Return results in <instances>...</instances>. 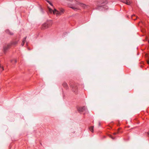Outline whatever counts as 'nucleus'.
<instances>
[{"label": "nucleus", "instance_id": "f257e3e1", "mask_svg": "<svg viewBox=\"0 0 149 149\" xmlns=\"http://www.w3.org/2000/svg\"><path fill=\"white\" fill-rule=\"evenodd\" d=\"M108 2V1L107 0H97L96 9L100 10L102 8H104V6Z\"/></svg>", "mask_w": 149, "mask_h": 149}, {"label": "nucleus", "instance_id": "f03ea898", "mask_svg": "<svg viewBox=\"0 0 149 149\" xmlns=\"http://www.w3.org/2000/svg\"><path fill=\"white\" fill-rule=\"evenodd\" d=\"M48 9L50 13H53L54 14H56L57 16L61 15L64 12V10L61 8L59 9V11L57 10L56 9H54V10H53L49 7H48Z\"/></svg>", "mask_w": 149, "mask_h": 149}, {"label": "nucleus", "instance_id": "7ed1b4c3", "mask_svg": "<svg viewBox=\"0 0 149 149\" xmlns=\"http://www.w3.org/2000/svg\"><path fill=\"white\" fill-rule=\"evenodd\" d=\"M69 84L70 87L72 88L73 92L77 93L78 92V87L77 84L75 83L74 81H71L70 82Z\"/></svg>", "mask_w": 149, "mask_h": 149}, {"label": "nucleus", "instance_id": "20e7f679", "mask_svg": "<svg viewBox=\"0 0 149 149\" xmlns=\"http://www.w3.org/2000/svg\"><path fill=\"white\" fill-rule=\"evenodd\" d=\"M77 109L78 112L80 113L84 112V115L88 113L87 108L85 106L78 107L77 108Z\"/></svg>", "mask_w": 149, "mask_h": 149}, {"label": "nucleus", "instance_id": "39448f33", "mask_svg": "<svg viewBox=\"0 0 149 149\" xmlns=\"http://www.w3.org/2000/svg\"><path fill=\"white\" fill-rule=\"evenodd\" d=\"M52 24V21H48L42 25L41 27V29H45L48 28L50 27Z\"/></svg>", "mask_w": 149, "mask_h": 149}, {"label": "nucleus", "instance_id": "423d86ee", "mask_svg": "<svg viewBox=\"0 0 149 149\" xmlns=\"http://www.w3.org/2000/svg\"><path fill=\"white\" fill-rule=\"evenodd\" d=\"M75 4H68V6L73 9L74 10L76 11L77 9L75 7L77 5H80L81 6H83V5H84V4H81L77 1H75Z\"/></svg>", "mask_w": 149, "mask_h": 149}, {"label": "nucleus", "instance_id": "0eeeda50", "mask_svg": "<svg viewBox=\"0 0 149 149\" xmlns=\"http://www.w3.org/2000/svg\"><path fill=\"white\" fill-rule=\"evenodd\" d=\"M10 44H8L3 47L4 53H5L6 52L7 50L10 48Z\"/></svg>", "mask_w": 149, "mask_h": 149}, {"label": "nucleus", "instance_id": "6e6552de", "mask_svg": "<svg viewBox=\"0 0 149 149\" xmlns=\"http://www.w3.org/2000/svg\"><path fill=\"white\" fill-rule=\"evenodd\" d=\"M62 86H63V87L64 88L66 89H67L68 88V86L67 83L65 82H64L63 83Z\"/></svg>", "mask_w": 149, "mask_h": 149}, {"label": "nucleus", "instance_id": "1a4fd4ad", "mask_svg": "<svg viewBox=\"0 0 149 149\" xmlns=\"http://www.w3.org/2000/svg\"><path fill=\"white\" fill-rule=\"evenodd\" d=\"M6 33L10 35H13V33L12 32L10 31L9 29H6L5 31Z\"/></svg>", "mask_w": 149, "mask_h": 149}, {"label": "nucleus", "instance_id": "9d476101", "mask_svg": "<svg viewBox=\"0 0 149 149\" xmlns=\"http://www.w3.org/2000/svg\"><path fill=\"white\" fill-rule=\"evenodd\" d=\"M17 43H18V41H14L11 42L10 45H15L17 44Z\"/></svg>", "mask_w": 149, "mask_h": 149}, {"label": "nucleus", "instance_id": "9b49d317", "mask_svg": "<svg viewBox=\"0 0 149 149\" xmlns=\"http://www.w3.org/2000/svg\"><path fill=\"white\" fill-rule=\"evenodd\" d=\"M93 128H94V127L93 126L90 127H89V130L92 132H93Z\"/></svg>", "mask_w": 149, "mask_h": 149}, {"label": "nucleus", "instance_id": "f8f14e48", "mask_svg": "<svg viewBox=\"0 0 149 149\" xmlns=\"http://www.w3.org/2000/svg\"><path fill=\"white\" fill-rule=\"evenodd\" d=\"M123 3H126L127 5H130V2L129 1H128L127 0H125L123 2Z\"/></svg>", "mask_w": 149, "mask_h": 149}, {"label": "nucleus", "instance_id": "ddd939ff", "mask_svg": "<svg viewBox=\"0 0 149 149\" xmlns=\"http://www.w3.org/2000/svg\"><path fill=\"white\" fill-rule=\"evenodd\" d=\"M120 129V128H119V129H118V131L116 132H115L113 133V134L114 135H116V134H117L119 132H120L119 131V130Z\"/></svg>", "mask_w": 149, "mask_h": 149}, {"label": "nucleus", "instance_id": "4468645a", "mask_svg": "<svg viewBox=\"0 0 149 149\" xmlns=\"http://www.w3.org/2000/svg\"><path fill=\"white\" fill-rule=\"evenodd\" d=\"M134 16H135V15H131V18H132V19H133L134 20H136V19H137V17H136V18H135V19H133V17H134Z\"/></svg>", "mask_w": 149, "mask_h": 149}, {"label": "nucleus", "instance_id": "2eb2a0df", "mask_svg": "<svg viewBox=\"0 0 149 149\" xmlns=\"http://www.w3.org/2000/svg\"><path fill=\"white\" fill-rule=\"evenodd\" d=\"M27 38V37L26 36L23 39V40H22V41L23 42H25L26 41V38Z\"/></svg>", "mask_w": 149, "mask_h": 149}, {"label": "nucleus", "instance_id": "dca6fc26", "mask_svg": "<svg viewBox=\"0 0 149 149\" xmlns=\"http://www.w3.org/2000/svg\"><path fill=\"white\" fill-rule=\"evenodd\" d=\"M47 2L51 6H53V5L52 3H51L49 1H47Z\"/></svg>", "mask_w": 149, "mask_h": 149}, {"label": "nucleus", "instance_id": "f3484780", "mask_svg": "<svg viewBox=\"0 0 149 149\" xmlns=\"http://www.w3.org/2000/svg\"><path fill=\"white\" fill-rule=\"evenodd\" d=\"M109 136L110 138H111L113 140L115 139V137H113L111 135H110Z\"/></svg>", "mask_w": 149, "mask_h": 149}, {"label": "nucleus", "instance_id": "a211bd4d", "mask_svg": "<svg viewBox=\"0 0 149 149\" xmlns=\"http://www.w3.org/2000/svg\"><path fill=\"white\" fill-rule=\"evenodd\" d=\"M40 10H41V12L42 13H44V11H43V9L42 8H41Z\"/></svg>", "mask_w": 149, "mask_h": 149}, {"label": "nucleus", "instance_id": "6ab92c4d", "mask_svg": "<svg viewBox=\"0 0 149 149\" xmlns=\"http://www.w3.org/2000/svg\"><path fill=\"white\" fill-rule=\"evenodd\" d=\"M24 43H25L24 42H22L21 44V45H22V46H23L24 45Z\"/></svg>", "mask_w": 149, "mask_h": 149}, {"label": "nucleus", "instance_id": "aec40b11", "mask_svg": "<svg viewBox=\"0 0 149 149\" xmlns=\"http://www.w3.org/2000/svg\"><path fill=\"white\" fill-rule=\"evenodd\" d=\"M0 68H1L2 69V70H4L3 67H1V65L0 64Z\"/></svg>", "mask_w": 149, "mask_h": 149}, {"label": "nucleus", "instance_id": "412c9836", "mask_svg": "<svg viewBox=\"0 0 149 149\" xmlns=\"http://www.w3.org/2000/svg\"><path fill=\"white\" fill-rule=\"evenodd\" d=\"M14 61L15 63H16V62H17V61L16 60H15Z\"/></svg>", "mask_w": 149, "mask_h": 149}, {"label": "nucleus", "instance_id": "4be33fe9", "mask_svg": "<svg viewBox=\"0 0 149 149\" xmlns=\"http://www.w3.org/2000/svg\"><path fill=\"white\" fill-rule=\"evenodd\" d=\"M99 126H100V122L99 123Z\"/></svg>", "mask_w": 149, "mask_h": 149}, {"label": "nucleus", "instance_id": "5701e85b", "mask_svg": "<svg viewBox=\"0 0 149 149\" xmlns=\"http://www.w3.org/2000/svg\"><path fill=\"white\" fill-rule=\"evenodd\" d=\"M148 136H149V132H148Z\"/></svg>", "mask_w": 149, "mask_h": 149}, {"label": "nucleus", "instance_id": "b1692460", "mask_svg": "<svg viewBox=\"0 0 149 149\" xmlns=\"http://www.w3.org/2000/svg\"><path fill=\"white\" fill-rule=\"evenodd\" d=\"M148 63H149V60L148 61Z\"/></svg>", "mask_w": 149, "mask_h": 149}, {"label": "nucleus", "instance_id": "393cba45", "mask_svg": "<svg viewBox=\"0 0 149 149\" xmlns=\"http://www.w3.org/2000/svg\"><path fill=\"white\" fill-rule=\"evenodd\" d=\"M26 45H28V43H26Z\"/></svg>", "mask_w": 149, "mask_h": 149}, {"label": "nucleus", "instance_id": "a878e982", "mask_svg": "<svg viewBox=\"0 0 149 149\" xmlns=\"http://www.w3.org/2000/svg\"><path fill=\"white\" fill-rule=\"evenodd\" d=\"M47 1H48L49 0H45Z\"/></svg>", "mask_w": 149, "mask_h": 149}, {"label": "nucleus", "instance_id": "bb28decb", "mask_svg": "<svg viewBox=\"0 0 149 149\" xmlns=\"http://www.w3.org/2000/svg\"><path fill=\"white\" fill-rule=\"evenodd\" d=\"M148 42H149V41H148Z\"/></svg>", "mask_w": 149, "mask_h": 149}]
</instances>
